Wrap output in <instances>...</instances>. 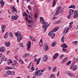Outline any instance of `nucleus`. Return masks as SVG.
Listing matches in <instances>:
<instances>
[{
    "instance_id": "f257e3e1",
    "label": "nucleus",
    "mask_w": 78,
    "mask_h": 78,
    "mask_svg": "<svg viewBox=\"0 0 78 78\" xmlns=\"http://www.w3.org/2000/svg\"><path fill=\"white\" fill-rule=\"evenodd\" d=\"M40 23H42L43 25L42 26V28H47V25H48V23L47 22H45L44 19L42 17H40Z\"/></svg>"
},
{
    "instance_id": "f03ea898",
    "label": "nucleus",
    "mask_w": 78,
    "mask_h": 78,
    "mask_svg": "<svg viewBox=\"0 0 78 78\" xmlns=\"http://www.w3.org/2000/svg\"><path fill=\"white\" fill-rule=\"evenodd\" d=\"M15 36H17V40H18V42H20L23 38H22V34L20 32L17 31V33H15Z\"/></svg>"
},
{
    "instance_id": "7ed1b4c3",
    "label": "nucleus",
    "mask_w": 78,
    "mask_h": 78,
    "mask_svg": "<svg viewBox=\"0 0 78 78\" xmlns=\"http://www.w3.org/2000/svg\"><path fill=\"white\" fill-rule=\"evenodd\" d=\"M44 70H38L34 74V75H36V76H41L44 73Z\"/></svg>"
},
{
    "instance_id": "20e7f679",
    "label": "nucleus",
    "mask_w": 78,
    "mask_h": 78,
    "mask_svg": "<svg viewBox=\"0 0 78 78\" xmlns=\"http://www.w3.org/2000/svg\"><path fill=\"white\" fill-rule=\"evenodd\" d=\"M48 35L50 36H51L52 38H53L55 36V34L53 33V31H51L48 34Z\"/></svg>"
},
{
    "instance_id": "39448f33",
    "label": "nucleus",
    "mask_w": 78,
    "mask_h": 78,
    "mask_svg": "<svg viewBox=\"0 0 78 78\" xmlns=\"http://www.w3.org/2000/svg\"><path fill=\"white\" fill-rule=\"evenodd\" d=\"M31 41H29L28 42L27 46V51H28V50H29V49L31 48Z\"/></svg>"
},
{
    "instance_id": "423d86ee",
    "label": "nucleus",
    "mask_w": 78,
    "mask_h": 78,
    "mask_svg": "<svg viewBox=\"0 0 78 78\" xmlns=\"http://www.w3.org/2000/svg\"><path fill=\"white\" fill-rule=\"evenodd\" d=\"M6 27V26H5V25H2L1 26L2 30V31L1 32V33H3L5 32V30Z\"/></svg>"
},
{
    "instance_id": "0eeeda50",
    "label": "nucleus",
    "mask_w": 78,
    "mask_h": 78,
    "mask_svg": "<svg viewBox=\"0 0 78 78\" xmlns=\"http://www.w3.org/2000/svg\"><path fill=\"white\" fill-rule=\"evenodd\" d=\"M73 18L75 19L76 17H78V12L76 11H75L74 12V15Z\"/></svg>"
},
{
    "instance_id": "6e6552de",
    "label": "nucleus",
    "mask_w": 78,
    "mask_h": 78,
    "mask_svg": "<svg viewBox=\"0 0 78 78\" xmlns=\"http://www.w3.org/2000/svg\"><path fill=\"white\" fill-rule=\"evenodd\" d=\"M13 9H12V13L14 14V13H15V12H16V13H17V9H16V8L14 7V6H12Z\"/></svg>"
},
{
    "instance_id": "1a4fd4ad",
    "label": "nucleus",
    "mask_w": 78,
    "mask_h": 78,
    "mask_svg": "<svg viewBox=\"0 0 78 78\" xmlns=\"http://www.w3.org/2000/svg\"><path fill=\"white\" fill-rule=\"evenodd\" d=\"M18 17L14 15L12 16L11 19H12L13 20H17Z\"/></svg>"
},
{
    "instance_id": "9d476101",
    "label": "nucleus",
    "mask_w": 78,
    "mask_h": 78,
    "mask_svg": "<svg viewBox=\"0 0 78 78\" xmlns=\"http://www.w3.org/2000/svg\"><path fill=\"white\" fill-rule=\"evenodd\" d=\"M67 74L69 76H72V77H75V76L73 74L70 72H68L67 73Z\"/></svg>"
},
{
    "instance_id": "9b49d317",
    "label": "nucleus",
    "mask_w": 78,
    "mask_h": 78,
    "mask_svg": "<svg viewBox=\"0 0 78 78\" xmlns=\"http://www.w3.org/2000/svg\"><path fill=\"white\" fill-rule=\"evenodd\" d=\"M59 27H56L54 28L53 30H52V32L55 33L56 32L58 31V30H59Z\"/></svg>"
},
{
    "instance_id": "f8f14e48",
    "label": "nucleus",
    "mask_w": 78,
    "mask_h": 78,
    "mask_svg": "<svg viewBox=\"0 0 78 78\" xmlns=\"http://www.w3.org/2000/svg\"><path fill=\"white\" fill-rule=\"evenodd\" d=\"M5 48L4 47H2L0 48V51L2 52V53H3L5 51Z\"/></svg>"
},
{
    "instance_id": "ddd939ff",
    "label": "nucleus",
    "mask_w": 78,
    "mask_h": 78,
    "mask_svg": "<svg viewBox=\"0 0 78 78\" xmlns=\"http://www.w3.org/2000/svg\"><path fill=\"white\" fill-rule=\"evenodd\" d=\"M47 59H48V57L47 55H45L43 58V60L44 61V62H45L47 60Z\"/></svg>"
},
{
    "instance_id": "4468645a",
    "label": "nucleus",
    "mask_w": 78,
    "mask_h": 78,
    "mask_svg": "<svg viewBox=\"0 0 78 78\" xmlns=\"http://www.w3.org/2000/svg\"><path fill=\"white\" fill-rule=\"evenodd\" d=\"M58 55H59L58 53H56L53 56L54 59H56V58H57V57L58 56Z\"/></svg>"
},
{
    "instance_id": "2eb2a0df",
    "label": "nucleus",
    "mask_w": 78,
    "mask_h": 78,
    "mask_svg": "<svg viewBox=\"0 0 78 78\" xmlns=\"http://www.w3.org/2000/svg\"><path fill=\"white\" fill-rule=\"evenodd\" d=\"M57 2V0H54L52 5L53 7H54V6L56 5V3Z\"/></svg>"
},
{
    "instance_id": "dca6fc26",
    "label": "nucleus",
    "mask_w": 78,
    "mask_h": 78,
    "mask_svg": "<svg viewBox=\"0 0 78 78\" xmlns=\"http://www.w3.org/2000/svg\"><path fill=\"white\" fill-rule=\"evenodd\" d=\"M0 3L1 4V7H3V6H4V4H5V2L3 1V0H2L0 1Z\"/></svg>"
},
{
    "instance_id": "f3484780",
    "label": "nucleus",
    "mask_w": 78,
    "mask_h": 78,
    "mask_svg": "<svg viewBox=\"0 0 78 78\" xmlns=\"http://www.w3.org/2000/svg\"><path fill=\"white\" fill-rule=\"evenodd\" d=\"M10 44H11V43H10V42H6L5 43V45H6V47H9Z\"/></svg>"
},
{
    "instance_id": "a211bd4d",
    "label": "nucleus",
    "mask_w": 78,
    "mask_h": 78,
    "mask_svg": "<svg viewBox=\"0 0 78 78\" xmlns=\"http://www.w3.org/2000/svg\"><path fill=\"white\" fill-rule=\"evenodd\" d=\"M8 32H7L5 33L4 36V39H7V38H8Z\"/></svg>"
},
{
    "instance_id": "6ab92c4d",
    "label": "nucleus",
    "mask_w": 78,
    "mask_h": 78,
    "mask_svg": "<svg viewBox=\"0 0 78 78\" xmlns=\"http://www.w3.org/2000/svg\"><path fill=\"white\" fill-rule=\"evenodd\" d=\"M29 55L30 54L28 53L25 54V55H24L23 56V58H26V57H27V56H29Z\"/></svg>"
},
{
    "instance_id": "aec40b11",
    "label": "nucleus",
    "mask_w": 78,
    "mask_h": 78,
    "mask_svg": "<svg viewBox=\"0 0 78 78\" xmlns=\"http://www.w3.org/2000/svg\"><path fill=\"white\" fill-rule=\"evenodd\" d=\"M5 58V56L4 55H2L1 58V62H3L4 61Z\"/></svg>"
},
{
    "instance_id": "412c9836",
    "label": "nucleus",
    "mask_w": 78,
    "mask_h": 78,
    "mask_svg": "<svg viewBox=\"0 0 78 78\" xmlns=\"http://www.w3.org/2000/svg\"><path fill=\"white\" fill-rule=\"evenodd\" d=\"M61 47H63V48H67V45L66 44H64L61 46Z\"/></svg>"
},
{
    "instance_id": "4be33fe9",
    "label": "nucleus",
    "mask_w": 78,
    "mask_h": 78,
    "mask_svg": "<svg viewBox=\"0 0 78 78\" xmlns=\"http://www.w3.org/2000/svg\"><path fill=\"white\" fill-rule=\"evenodd\" d=\"M11 73H12V71L10 70L7 71L6 72V73L8 75H11Z\"/></svg>"
},
{
    "instance_id": "5701e85b",
    "label": "nucleus",
    "mask_w": 78,
    "mask_h": 78,
    "mask_svg": "<svg viewBox=\"0 0 78 78\" xmlns=\"http://www.w3.org/2000/svg\"><path fill=\"white\" fill-rule=\"evenodd\" d=\"M62 9V7H61V6H59V7H58L57 8V11L56 12V13H57V12H58V11H59V10L60 9Z\"/></svg>"
},
{
    "instance_id": "b1692460",
    "label": "nucleus",
    "mask_w": 78,
    "mask_h": 78,
    "mask_svg": "<svg viewBox=\"0 0 78 78\" xmlns=\"http://www.w3.org/2000/svg\"><path fill=\"white\" fill-rule=\"evenodd\" d=\"M73 12H74V10H73L72 9L70 10L69 13L70 14H72Z\"/></svg>"
},
{
    "instance_id": "393cba45",
    "label": "nucleus",
    "mask_w": 78,
    "mask_h": 78,
    "mask_svg": "<svg viewBox=\"0 0 78 78\" xmlns=\"http://www.w3.org/2000/svg\"><path fill=\"white\" fill-rule=\"evenodd\" d=\"M41 61V58H39L37 61V65H38Z\"/></svg>"
},
{
    "instance_id": "a878e982",
    "label": "nucleus",
    "mask_w": 78,
    "mask_h": 78,
    "mask_svg": "<svg viewBox=\"0 0 78 78\" xmlns=\"http://www.w3.org/2000/svg\"><path fill=\"white\" fill-rule=\"evenodd\" d=\"M77 69V66H76V65H74L73 68V70H74V71H75Z\"/></svg>"
},
{
    "instance_id": "bb28decb",
    "label": "nucleus",
    "mask_w": 78,
    "mask_h": 78,
    "mask_svg": "<svg viewBox=\"0 0 78 78\" xmlns=\"http://www.w3.org/2000/svg\"><path fill=\"white\" fill-rule=\"evenodd\" d=\"M68 8H75V6L73 5H71Z\"/></svg>"
},
{
    "instance_id": "cd10ccee",
    "label": "nucleus",
    "mask_w": 78,
    "mask_h": 78,
    "mask_svg": "<svg viewBox=\"0 0 78 78\" xmlns=\"http://www.w3.org/2000/svg\"><path fill=\"white\" fill-rule=\"evenodd\" d=\"M61 41L62 42H64V36H63L61 39Z\"/></svg>"
},
{
    "instance_id": "c85d7f7f",
    "label": "nucleus",
    "mask_w": 78,
    "mask_h": 78,
    "mask_svg": "<svg viewBox=\"0 0 78 78\" xmlns=\"http://www.w3.org/2000/svg\"><path fill=\"white\" fill-rule=\"evenodd\" d=\"M71 62H71V61H69L68 62L66 63V66H69V65H70V64H71Z\"/></svg>"
},
{
    "instance_id": "c756f323",
    "label": "nucleus",
    "mask_w": 78,
    "mask_h": 78,
    "mask_svg": "<svg viewBox=\"0 0 78 78\" xmlns=\"http://www.w3.org/2000/svg\"><path fill=\"white\" fill-rule=\"evenodd\" d=\"M19 62L20 63V64H23L24 63V62H23V61L22 60H21V59H20Z\"/></svg>"
},
{
    "instance_id": "7c9ffc66",
    "label": "nucleus",
    "mask_w": 78,
    "mask_h": 78,
    "mask_svg": "<svg viewBox=\"0 0 78 78\" xmlns=\"http://www.w3.org/2000/svg\"><path fill=\"white\" fill-rule=\"evenodd\" d=\"M62 50L63 51H67V48H63Z\"/></svg>"
},
{
    "instance_id": "2f4dec72",
    "label": "nucleus",
    "mask_w": 78,
    "mask_h": 78,
    "mask_svg": "<svg viewBox=\"0 0 78 78\" xmlns=\"http://www.w3.org/2000/svg\"><path fill=\"white\" fill-rule=\"evenodd\" d=\"M68 59V58L67 57H66V58H64L63 61H64L65 62H66L67 61V60Z\"/></svg>"
},
{
    "instance_id": "473e14b6",
    "label": "nucleus",
    "mask_w": 78,
    "mask_h": 78,
    "mask_svg": "<svg viewBox=\"0 0 78 78\" xmlns=\"http://www.w3.org/2000/svg\"><path fill=\"white\" fill-rule=\"evenodd\" d=\"M9 34L10 37H12V36H13V35L12 34V33L11 32Z\"/></svg>"
},
{
    "instance_id": "72a5a7b5",
    "label": "nucleus",
    "mask_w": 78,
    "mask_h": 78,
    "mask_svg": "<svg viewBox=\"0 0 78 78\" xmlns=\"http://www.w3.org/2000/svg\"><path fill=\"white\" fill-rule=\"evenodd\" d=\"M39 44L40 47H42V45H43V43H41L40 42L39 43Z\"/></svg>"
},
{
    "instance_id": "f704fd0d",
    "label": "nucleus",
    "mask_w": 78,
    "mask_h": 78,
    "mask_svg": "<svg viewBox=\"0 0 78 78\" xmlns=\"http://www.w3.org/2000/svg\"><path fill=\"white\" fill-rule=\"evenodd\" d=\"M56 45V42H54L52 44L53 47H55V46Z\"/></svg>"
},
{
    "instance_id": "c9c22d12",
    "label": "nucleus",
    "mask_w": 78,
    "mask_h": 78,
    "mask_svg": "<svg viewBox=\"0 0 78 78\" xmlns=\"http://www.w3.org/2000/svg\"><path fill=\"white\" fill-rule=\"evenodd\" d=\"M60 23H61V20H59L56 22V23L57 24Z\"/></svg>"
},
{
    "instance_id": "e433bc0d",
    "label": "nucleus",
    "mask_w": 78,
    "mask_h": 78,
    "mask_svg": "<svg viewBox=\"0 0 78 78\" xmlns=\"http://www.w3.org/2000/svg\"><path fill=\"white\" fill-rule=\"evenodd\" d=\"M56 70V67H55L53 69V72H55Z\"/></svg>"
},
{
    "instance_id": "4c0bfd02",
    "label": "nucleus",
    "mask_w": 78,
    "mask_h": 78,
    "mask_svg": "<svg viewBox=\"0 0 78 78\" xmlns=\"http://www.w3.org/2000/svg\"><path fill=\"white\" fill-rule=\"evenodd\" d=\"M28 8H29V9L30 11H31V7L30 6V5H28Z\"/></svg>"
},
{
    "instance_id": "58836bf2",
    "label": "nucleus",
    "mask_w": 78,
    "mask_h": 78,
    "mask_svg": "<svg viewBox=\"0 0 78 78\" xmlns=\"http://www.w3.org/2000/svg\"><path fill=\"white\" fill-rule=\"evenodd\" d=\"M15 74V72H14V71H12V73H11V75H14Z\"/></svg>"
},
{
    "instance_id": "ea45409f",
    "label": "nucleus",
    "mask_w": 78,
    "mask_h": 78,
    "mask_svg": "<svg viewBox=\"0 0 78 78\" xmlns=\"http://www.w3.org/2000/svg\"><path fill=\"white\" fill-rule=\"evenodd\" d=\"M69 28H67V29L66 31V32L65 33V34H66V33H67V32H68L69 31Z\"/></svg>"
},
{
    "instance_id": "a19ab883",
    "label": "nucleus",
    "mask_w": 78,
    "mask_h": 78,
    "mask_svg": "<svg viewBox=\"0 0 78 78\" xmlns=\"http://www.w3.org/2000/svg\"><path fill=\"white\" fill-rule=\"evenodd\" d=\"M9 69V66H6L5 67V69L8 70Z\"/></svg>"
},
{
    "instance_id": "79ce46f5",
    "label": "nucleus",
    "mask_w": 78,
    "mask_h": 78,
    "mask_svg": "<svg viewBox=\"0 0 78 78\" xmlns=\"http://www.w3.org/2000/svg\"><path fill=\"white\" fill-rule=\"evenodd\" d=\"M24 14L25 15L26 17H28V15L27 14V13H26V12H24Z\"/></svg>"
},
{
    "instance_id": "37998d69",
    "label": "nucleus",
    "mask_w": 78,
    "mask_h": 78,
    "mask_svg": "<svg viewBox=\"0 0 78 78\" xmlns=\"http://www.w3.org/2000/svg\"><path fill=\"white\" fill-rule=\"evenodd\" d=\"M72 15L71 14H70L69 15H68L67 16V17L68 19H70V16Z\"/></svg>"
},
{
    "instance_id": "c03bdc74",
    "label": "nucleus",
    "mask_w": 78,
    "mask_h": 78,
    "mask_svg": "<svg viewBox=\"0 0 78 78\" xmlns=\"http://www.w3.org/2000/svg\"><path fill=\"white\" fill-rule=\"evenodd\" d=\"M72 24H73V22H72L69 23V24L70 25V26H71Z\"/></svg>"
},
{
    "instance_id": "a18cd8bd",
    "label": "nucleus",
    "mask_w": 78,
    "mask_h": 78,
    "mask_svg": "<svg viewBox=\"0 0 78 78\" xmlns=\"http://www.w3.org/2000/svg\"><path fill=\"white\" fill-rule=\"evenodd\" d=\"M49 50V47H48V46H47L46 47V51H47V50Z\"/></svg>"
},
{
    "instance_id": "49530a36",
    "label": "nucleus",
    "mask_w": 78,
    "mask_h": 78,
    "mask_svg": "<svg viewBox=\"0 0 78 78\" xmlns=\"http://www.w3.org/2000/svg\"><path fill=\"white\" fill-rule=\"evenodd\" d=\"M73 67V64H72L71 66L70 67V68L69 69H71L72 68V67Z\"/></svg>"
},
{
    "instance_id": "de8ad7c7",
    "label": "nucleus",
    "mask_w": 78,
    "mask_h": 78,
    "mask_svg": "<svg viewBox=\"0 0 78 78\" xmlns=\"http://www.w3.org/2000/svg\"><path fill=\"white\" fill-rule=\"evenodd\" d=\"M32 41L33 42H34H34H36V40L34 39V38L33 37V38Z\"/></svg>"
},
{
    "instance_id": "09e8293b",
    "label": "nucleus",
    "mask_w": 78,
    "mask_h": 78,
    "mask_svg": "<svg viewBox=\"0 0 78 78\" xmlns=\"http://www.w3.org/2000/svg\"><path fill=\"white\" fill-rule=\"evenodd\" d=\"M55 75L54 74H53L52 75H51V76H52V77H53L54 78H55V77L54 76Z\"/></svg>"
},
{
    "instance_id": "8fccbe9b",
    "label": "nucleus",
    "mask_w": 78,
    "mask_h": 78,
    "mask_svg": "<svg viewBox=\"0 0 78 78\" xmlns=\"http://www.w3.org/2000/svg\"><path fill=\"white\" fill-rule=\"evenodd\" d=\"M15 66L16 67H18L19 66V63H16Z\"/></svg>"
},
{
    "instance_id": "3c124183",
    "label": "nucleus",
    "mask_w": 78,
    "mask_h": 78,
    "mask_svg": "<svg viewBox=\"0 0 78 78\" xmlns=\"http://www.w3.org/2000/svg\"><path fill=\"white\" fill-rule=\"evenodd\" d=\"M10 52V51H8L7 52V55H9V54Z\"/></svg>"
},
{
    "instance_id": "603ef678",
    "label": "nucleus",
    "mask_w": 78,
    "mask_h": 78,
    "mask_svg": "<svg viewBox=\"0 0 78 78\" xmlns=\"http://www.w3.org/2000/svg\"><path fill=\"white\" fill-rule=\"evenodd\" d=\"M64 56V55H62L61 56H60V58H61L60 59H62V58H63V57Z\"/></svg>"
},
{
    "instance_id": "864d4df0",
    "label": "nucleus",
    "mask_w": 78,
    "mask_h": 78,
    "mask_svg": "<svg viewBox=\"0 0 78 78\" xmlns=\"http://www.w3.org/2000/svg\"><path fill=\"white\" fill-rule=\"evenodd\" d=\"M26 22L28 21V17H26Z\"/></svg>"
},
{
    "instance_id": "5fc2aeb1",
    "label": "nucleus",
    "mask_w": 78,
    "mask_h": 78,
    "mask_svg": "<svg viewBox=\"0 0 78 78\" xmlns=\"http://www.w3.org/2000/svg\"><path fill=\"white\" fill-rule=\"evenodd\" d=\"M66 30H67V27H66L65 28V30L64 31V33H65V31H66Z\"/></svg>"
},
{
    "instance_id": "6e6d98bb",
    "label": "nucleus",
    "mask_w": 78,
    "mask_h": 78,
    "mask_svg": "<svg viewBox=\"0 0 78 78\" xmlns=\"http://www.w3.org/2000/svg\"><path fill=\"white\" fill-rule=\"evenodd\" d=\"M8 75L5 74L4 75V77H7V76H8Z\"/></svg>"
},
{
    "instance_id": "4d7b16f0",
    "label": "nucleus",
    "mask_w": 78,
    "mask_h": 78,
    "mask_svg": "<svg viewBox=\"0 0 78 78\" xmlns=\"http://www.w3.org/2000/svg\"><path fill=\"white\" fill-rule=\"evenodd\" d=\"M48 70H50L51 69V67H50V66H48Z\"/></svg>"
},
{
    "instance_id": "13d9d810",
    "label": "nucleus",
    "mask_w": 78,
    "mask_h": 78,
    "mask_svg": "<svg viewBox=\"0 0 78 78\" xmlns=\"http://www.w3.org/2000/svg\"><path fill=\"white\" fill-rule=\"evenodd\" d=\"M73 44H74V43H75L76 44H78V41H76L73 42Z\"/></svg>"
},
{
    "instance_id": "bf43d9fd",
    "label": "nucleus",
    "mask_w": 78,
    "mask_h": 78,
    "mask_svg": "<svg viewBox=\"0 0 78 78\" xmlns=\"http://www.w3.org/2000/svg\"><path fill=\"white\" fill-rule=\"evenodd\" d=\"M16 63H12V67H14V65H16Z\"/></svg>"
},
{
    "instance_id": "052dcab7",
    "label": "nucleus",
    "mask_w": 78,
    "mask_h": 78,
    "mask_svg": "<svg viewBox=\"0 0 78 78\" xmlns=\"http://www.w3.org/2000/svg\"><path fill=\"white\" fill-rule=\"evenodd\" d=\"M19 49L18 48H17L16 49V51H19Z\"/></svg>"
},
{
    "instance_id": "680f3d73",
    "label": "nucleus",
    "mask_w": 78,
    "mask_h": 78,
    "mask_svg": "<svg viewBox=\"0 0 78 78\" xmlns=\"http://www.w3.org/2000/svg\"><path fill=\"white\" fill-rule=\"evenodd\" d=\"M34 17L35 18H37V14L36 13H35L34 15Z\"/></svg>"
},
{
    "instance_id": "e2e57ef3",
    "label": "nucleus",
    "mask_w": 78,
    "mask_h": 78,
    "mask_svg": "<svg viewBox=\"0 0 78 78\" xmlns=\"http://www.w3.org/2000/svg\"><path fill=\"white\" fill-rule=\"evenodd\" d=\"M31 69L34 71V70H35L34 67H32Z\"/></svg>"
},
{
    "instance_id": "0e129e2a",
    "label": "nucleus",
    "mask_w": 78,
    "mask_h": 78,
    "mask_svg": "<svg viewBox=\"0 0 78 78\" xmlns=\"http://www.w3.org/2000/svg\"><path fill=\"white\" fill-rule=\"evenodd\" d=\"M13 68L12 67H9V69H12Z\"/></svg>"
},
{
    "instance_id": "69168bd1",
    "label": "nucleus",
    "mask_w": 78,
    "mask_h": 78,
    "mask_svg": "<svg viewBox=\"0 0 78 78\" xmlns=\"http://www.w3.org/2000/svg\"><path fill=\"white\" fill-rule=\"evenodd\" d=\"M32 22V21L30 20H28V23H31Z\"/></svg>"
},
{
    "instance_id": "338daca9",
    "label": "nucleus",
    "mask_w": 78,
    "mask_h": 78,
    "mask_svg": "<svg viewBox=\"0 0 78 78\" xmlns=\"http://www.w3.org/2000/svg\"><path fill=\"white\" fill-rule=\"evenodd\" d=\"M17 57H18V56L17 55H16L15 56V58L17 60Z\"/></svg>"
},
{
    "instance_id": "774afa93",
    "label": "nucleus",
    "mask_w": 78,
    "mask_h": 78,
    "mask_svg": "<svg viewBox=\"0 0 78 78\" xmlns=\"http://www.w3.org/2000/svg\"><path fill=\"white\" fill-rule=\"evenodd\" d=\"M30 72H33V71L31 69H30Z\"/></svg>"
}]
</instances>
